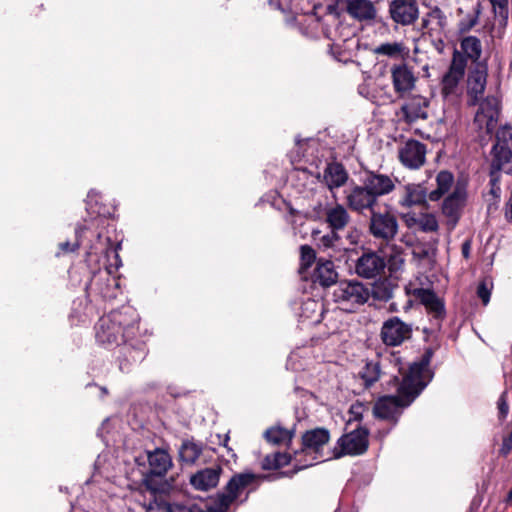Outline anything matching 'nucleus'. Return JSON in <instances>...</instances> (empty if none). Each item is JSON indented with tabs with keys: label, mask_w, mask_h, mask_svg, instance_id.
<instances>
[{
	"label": "nucleus",
	"mask_w": 512,
	"mask_h": 512,
	"mask_svg": "<svg viewBox=\"0 0 512 512\" xmlns=\"http://www.w3.org/2000/svg\"><path fill=\"white\" fill-rule=\"evenodd\" d=\"M426 153V145L415 139L407 140L398 148L399 161L411 170H417L425 164Z\"/></svg>",
	"instance_id": "12"
},
{
	"label": "nucleus",
	"mask_w": 512,
	"mask_h": 512,
	"mask_svg": "<svg viewBox=\"0 0 512 512\" xmlns=\"http://www.w3.org/2000/svg\"><path fill=\"white\" fill-rule=\"evenodd\" d=\"M399 224L396 215L389 209L372 211L369 220V232L374 239L389 244L398 234Z\"/></svg>",
	"instance_id": "6"
},
{
	"label": "nucleus",
	"mask_w": 512,
	"mask_h": 512,
	"mask_svg": "<svg viewBox=\"0 0 512 512\" xmlns=\"http://www.w3.org/2000/svg\"><path fill=\"white\" fill-rule=\"evenodd\" d=\"M512 450V429L508 436L503 438L502 446L499 453L502 456H507Z\"/></svg>",
	"instance_id": "48"
},
{
	"label": "nucleus",
	"mask_w": 512,
	"mask_h": 512,
	"mask_svg": "<svg viewBox=\"0 0 512 512\" xmlns=\"http://www.w3.org/2000/svg\"><path fill=\"white\" fill-rule=\"evenodd\" d=\"M330 440V432L326 428L318 427L311 430H307L302 435V447L300 451H296V455L311 456L312 461L307 462L299 460L300 465L296 466L293 473L307 468L313 465V461H320L319 459L323 456L322 450Z\"/></svg>",
	"instance_id": "5"
},
{
	"label": "nucleus",
	"mask_w": 512,
	"mask_h": 512,
	"mask_svg": "<svg viewBox=\"0 0 512 512\" xmlns=\"http://www.w3.org/2000/svg\"><path fill=\"white\" fill-rule=\"evenodd\" d=\"M467 193L463 186L456 185L442 203V213L449 219L448 222L455 226L466 202Z\"/></svg>",
	"instance_id": "18"
},
{
	"label": "nucleus",
	"mask_w": 512,
	"mask_h": 512,
	"mask_svg": "<svg viewBox=\"0 0 512 512\" xmlns=\"http://www.w3.org/2000/svg\"><path fill=\"white\" fill-rule=\"evenodd\" d=\"M418 228L423 232H436L439 225L433 214L424 213L418 217Z\"/></svg>",
	"instance_id": "42"
},
{
	"label": "nucleus",
	"mask_w": 512,
	"mask_h": 512,
	"mask_svg": "<svg viewBox=\"0 0 512 512\" xmlns=\"http://www.w3.org/2000/svg\"><path fill=\"white\" fill-rule=\"evenodd\" d=\"M169 512H216L214 505L179 504L175 503L169 507Z\"/></svg>",
	"instance_id": "38"
},
{
	"label": "nucleus",
	"mask_w": 512,
	"mask_h": 512,
	"mask_svg": "<svg viewBox=\"0 0 512 512\" xmlns=\"http://www.w3.org/2000/svg\"><path fill=\"white\" fill-rule=\"evenodd\" d=\"M326 221L333 231L342 230L350 221V215L343 205L337 204L327 210Z\"/></svg>",
	"instance_id": "30"
},
{
	"label": "nucleus",
	"mask_w": 512,
	"mask_h": 512,
	"mask_svg": "<svg viewBox=\"0 0 512 512\" xmlns=\"http://www.w3.org/2000/svg\"><path fill=\"white\" fill-rule=\"evenodd\" d=\"M429 193L422 184H408L405 187V196L402 200V205L411 207L415 205H425Z\"/></svg>",
	"instance_id": "28"
},
{
	"label": "nucleus",
	"mask_w": 512,
	"mask_h": 512,
	"mask_svg": "<svg viewBox=\"0 0 512 512\" xmlns=\"http://www.w3.org/2000/svg\"><path fill=\"white\" fill-rule=\"evenodd\" d=\"M433 350H425L419 362H413L407 369L399 368L401 380L393 377L397 395L380 397L374 404L373 414L376 418L396 423L405 407H408L427 385L424 373L431 361Z\"/></svg>",
	"instance_id": "1"
},
{
	"label": "nucleus",
	"mask_w": 512,
	"mask_h": 512,
	"mask_svg": "<svg viewBox=\"0 0 512 512\" xmlns=\"http://www.w3.org/2000/svg\"><path fill=\"white\" fill-rule=\"evenodd\" d=\"M497 408H498V418L500 420H503L507 417L509 412V405L507 402V393L503 392L498 401H497Z\"/></svg>",
	"instance_id": "45"
},
{
	"label": "nucleus",
	"mask_w": 512,
	"mask_h": 512,
	"mask_svg": "<svg viewBox=\"0 0 512 512\" xmlns=\"http://www.w3.org/2000/svg\"><path fill=\"white\" fill-rule=\"evenodd\" d=\"M504 170H505V168H495L494 165L490 164V172H489L490 185H491L490 193L494 197H500V194H501V188L499 185L500 172L504 171Z\"/></svg>",
	"instance_id": "43"
},
{
	"label": "nucleus",
	"mask_w": 512,
	"mask_h": 512,
	"mask_svg": "<svg viewBox=\"0 0 512 512\" xmlns=\"http://www.w3.org/2000/svg\"><path fill=\"white\" fill-rule=\"evenodd\" d=\"M101 390H102V392H103L104 394H107V392H108V391H107V389H106L105 387H103Z\"/></svg>",
	"instance_id": "55"
},
{
	"label": "nucleus",
	"mask_w": 512,
	"mask_h": 512,
	"mask_svg": "<svg viewBox=\"0 0 512 512\" xmlns=\"http://www.w3.org/2000/svg\"><path fill=\"white\" fill-rule=\"evenodd\" d=\"M477 295L482 300L484 305H487L490 301L491 291L487 287L485 282H481L477 287Z\"/></svg>",
	"instance_id": "47"
},
{
	"label": "nucleus",
	"mask_w": 512,
	"mask_h": 512,
	"mask_svg": "<svg viewBox=\"0 0 512 512\" xmlns=\"http://www.w3.org/2000/svg\"><path fill=\"white\" fill-rule=\"evenodd\" d=\"M222 472L220 465L200 469L190 476L189 482L195 490L208 491L218 485Z\"/></svg>",
	"instance_id": "20"
},
{
	"label": "nucleus",
	"mask_w": 512,
	"mask_h": 512,
	"mask_svg": "<svg viewBox=\"0 0 512 512\" xmlns=\"http://www.w3.org/2000/svg\"><path fill=\"white\" fill-rule=\"evenodd\" d=\"M228 440H229V437H228V436H226V439H225V442H224V445H225V446H226V443H227V441H228Z\"/></svg>",
	"instance_id": "57"
},
{
	"label": "nucleus",
	"mask_w": 512,
	"mask_h": 512,
	"mask_svg": "<svg viewBox=\"0 0 512 512\" xmlns=\"http://www.w3.org/2000/svg\"><path fill=\"white\" fill-rule=\"evenodd\" d=\"M346 204L352 210L360 214L365 211H375V206L378 201L373 196V193L364 186L361 182L360 185L354 184L346 191Z\"/></svg>",
	"instance_id": "13"
},
{
	"label": "nucleus",
	"mask_w": 512,
	"mask_h": 512,
	"mask_svg": "<svg viewBox=\"0 0 512 512\" xmlns=\"http://www.w3.org/2000/svg\"><path fill=\"white\" fill-rule=\"evenodd\" d=\"M368 435L366 428H357L341 436L334 447L333 455L340 458L344 455H361L368 449Z\"/></svg>",
	"instance_id": "8"
},
{
	"label": "nucleus",
	"mask_w": 512,
	"mask_h": 512,
	"mask_svg": "<svg viewBox=\"0 0 512 512\" xmlns=\"http://www.w3.org/2000/svg\"><path fill=\"white\" fill-rule=\"evenodd\" d=\"M370 297L369 289L357 280L340 281L333 291L335 302L351 306L363 305Z\"/></svg>",
	"instance_id": "9"
},
{
	"label": "nucleus",
	"mask_w": 512,
	"mask_h": 512,
	"mask_svg": "<svg viewBox=\"0 0 512 512\" xmlns=\"http://www.w3.org/2000/svg\"><path fill=\"white\" fill-rule=\"evenodd\" d=\"M345 11L357 21H370L376 17L377 10L371 0H345Z\"/></svg>",
	"instance_id": "22"
},
{
	"label": "nucleus",
	"mask_w": 512,
	"mask_h": 512,
	"mask_svg": "<svg viewBox=\"0 0 512 512\" xmlns=\"http://www.w3.org/2000/svg\"><path fill=\"white\" fill-rule=\"evenodd\" d=\"M385 259L375 251L364 252L355 262V273L364 279H373L385 269Z\"/></svg>",
	"instance_id": "15"
},
{
	"label": "nucleus",
	"mask_w": 512,
	"mask_h": 512,
	"mask_svg": "<svg viewBox=\"0 0 512 512\" xmlns=\"http://www.w3.org/2000/svg\"><path fill=\"white\" fill-rule=\"evenodd\" d=\"M380 364L377 361H368L359 372L360 378L363 380L365 388L371 387L380 378Z\"/></svg>",
	"instance_id": "34"
},
{
	"label": "nucleus",
	"mask_w": 512,
	"mask_h": 512,
	"mask_svg": "<svg viewBox=\"0 0 512 512\" xmlns=\"http://www.w3.org/2000/svg\"><path fill=\"white\" fill-rule=\"evenodd\" d=\"M257 478V475L251 472L234 474L225 485L223 492L219 493L213 502L216 512H226L245 489L256 482Z\"/></svg>",
	"instance_id": "4"
},
{
	"label": "nucleus",
	"mask_w": 512,
	"mask_h": 512,
	"mask_svg": "<svg viewBox=\"0 0 512 512\" xmlns=\"http://www.w3.org/2000/svg\"><path fill=\"white\" fill-rule=\"evenodd\" d=\"M412 325L399 317L393 316L385 320L380 329V339L386 346H400L412 337Z\"/></svg>",
	"instance_id": "10"
},
{
	"label": "nucleus",
	"mask_w": 512,
	"mask_h": 512,
	"mask_svg": "<svg viewBox=\"0 0 512 512\" xmlns=\"http://www.w3.org/2000/svg\"><path fill=\"white\" fill-rule=\"evenodd\" d=\"M413 295L425 306L428 313L431 314L436 321V324L440 325L441 321L446 316L444 301L430 289L416 288L413 291Z\"/></svg>",
	"instance_id": "17"
},
{
	"label": "nucleus",
	"mask_w": 512,
	"mask_h": 512,
	"mask_svg": "<svg viewBox=\"0 0 512 512\" xmlns=\"http://www.w3.org/2000/svg\"><path fill=\"white\" fill-rule=\"evenodd\" d=\"M261 467L263 470H276L277 464L274 458V454H269L265 456L261 463Z\"/></svg>",
	"instance_id": "50"
},
{
	"label": "nucleus",
	"mask_w": 512,
	"mask_h": 512,
	"mask_svg": "<svg viewBox=\"0 0 512 512\" xmlns=\"http://www.w3.org/2000/svg\"><path fill=\"white\" fill-rule=\"evenodd\" d=\"M300 252L301 260L306 266H310L315 261L316 255L312 247L308 245H302L300 247Z\"/></svg>",
	"instance_id": "46"
},
{
	"label": "nucleus",
	"mask_w": 512,
	"mask_h": 512,
	"mask_svg": "<svg viewBox=\"0 0 512 512\" xmlns=\"http://www.w3.org/2000/svg\"><path fill=\"white\" fill-rule=\"evenodd\" d=\"M314 281L323 287H329L337 282L338 274L334 269V264L330 260H319L315 268Z\"/></svg>",
	"instance_id": "26"
},
{
	"label": "nucleus",
	"mask_w": 512,
	"mask_h": 512,
	"mask_svg": "<svg viewBox=\"0 0 512 512\" xmlns=\"http://www.w3.org/2000/svg\"><path fill=\"white\" fill-rule=\"evenodd\" d=\"M481 3L478 1L474 7L472 13L467 14L464 18L459 21L458 29L461 33L470 31L479 21L481 14Z\"/></svg>",
	"instance_id": "37"
},
{
	"label": "nucleus",
	"mask_w": 512,
	"mask_h": 512,
	"mask_svg": "<svg viewBox=\"0 0 512 512\" xmlns=\"http://www.w3.org/2000/svg\"><path fill=\"white\" fill-rule=\"evenodd\" d=\"M389 15L399 25H413L419 18V7L415 0H391Z\"/></svg>",
	"instance_id": "14"
},
{
	"label": "nucleus",
	"mask_w": 512,
	"mask_h": 512,
	"mask_svg": "<svg viewBox=\"0 0 512 512\" xmlns=\"http://www.w3.org/2000/svg\"><path fill=\"white\" fill-rule=\"evenodd\" d=\"M460 51L465 57L466 61L468 59L473 62L478 63L481 53H482V45L481 41L476 36H467L464 37L460 42Z\"/></svg>",
	"instance_id": "32"
},
{
	"label": "nucleus",
	"mask_w": 512,
	"mask_h": 512,
	"mask_svg": "<svg viewBox=\"0 0 512 512\" xmlns=\"http://www.w3.org/2000/svg\"><path fill=\"white\" fill-rule=\"evenodd\" d=\"M320 232H314V240L317 241V245L320 249L326 250L335 247L336 243L340 240L336 231L331 230L328 234L317 237Z\"/></svg>",
	"instance_id": "40"
},
{
	"label": "nucleus",
	"mask_w": 512,
	"mask_h": 512,
	"mask_svg": "<svg viewBox=\"0 0 512 512\" xmlns=\"http://www.w3.org/2000/svg\"><path fill=\"white\" fill-rule=\"evenodd\" d=\"M202 451V443L195 442L192 439H185L178 450L179 460L187 465H193L202 454Z\"/></svg>",
	"instance_id": "27"
},
{
	"label": "nucleus",
	"mask_w": 512,
	"mask_h": 512,
	"mask_svg": "<svg viewBox=\"0 0 512 512\" xmlns=\"http://www.w3.org/2000/svg\"><path fill=\"white\" fill-rule=\"evenodd\" d=\"M335 512H340V510H336Z\"/></svg>",
	"instance_id": "59"
},
{
	"label": "nucleus",
	"mask_w": 512,
	"mask_h": 512,
	"mask_svg": "<svg viewBox=\"0 0 512 512\" xmlns=\"http://www.w3.org/2000/svg\"><path fill=\"white\" fill-rule=\"evenodd\" d=\"M274 458L277 464V469L288 465L291 462V456L287 453L276 452L274 453Z\"/></svg>",
	"instance_id": "49"
},
{
	"label": "nucleus",
	"mask_w": 512,
	"mask_h": 512,
	"mask_svg": "<svg viewBox=\"0 0 512 512\" xmlns=\"http://www.w3.org/2000/svg\"><path fill=\"white\" fill-rule=\"evenodd\" d=\"M295 428L286 429L280 425L272 426L264 432V438L273 445H289L294 438Z\"/></svg>",
	"instance_id": "29"
},
{
	"label": "nucleus",
	"mask_w": 512,
	"mask_h": 512,
	"mask_svg": "<svg viewBox=\"0 0 512 512\" xmlns=\"http://www.w3.org/2000/svg\"><path fill=\"white\" fill-rule=\"evenodd\" d=\"M124 342V346L121 349L123 360L120 362V369H127L132 363L141 362L147 354L145 344L141 341L135 343Z\"/></svg>",
	"instance_id": "24"
},
{
	"label": "nucleus",
	"mask_w": 512,
	"mask_h": 512,
	"mask_svg": "<svg viewBox=\"0 0 512 512\" xmlns=\"http://www.w3.org/2000/svg\"><path fill=\"white\" fill-rule=\"evenodd\" d=\"M148 462L150 473L154 476H164L169 468L172 467V458L169 453L163 449L156 448L148 452Z\"/></svg>",
	"instance_id": "25"
},
{
	"label": "nucleus",
	"mask_w": 512,
	"mask_h": 512,
	"mask_svg": "<svg viewBox=\"0 0 512 512\" xmlns=\"http://www.w3.org/2000/svg\"><path fill=\"white\" fill-rule=\"evenodd\" d=\"M374 296L384 301L391 299L393 296V285L389 281L379 283L374 288Z\"/></svg>",
	"instance_id": "44"
},
{
	"label": "nucleus",
	"mask_w": 512,
	"mask_h": 512,
	"mask_svg": "<svg viewBox=\"0 0 512 512\" xmlns=\"http://www.w3.org/2000/svg\"><path fill=\"white\" fill-rule=\"evenodd\" d=\"M323 178L328 189L333 191L347 183L349 174L341 163L332 162L324 169Z\"/></svg>",
	"instance_id": "23"
},
{
	"label": "nucleus",
	"mask_w": 512,
	"mask_h": 512,
	"mask_svg": "<svg viewBox=\"0 0 512 512\" xmlns=\"http://www.w3.org/2000/svg\"><path fill=\"white\" fill-rule=\"evenodd\" d=\"M101 237H102V236H101V234L99 233V234L97 235L98 240H100V239H101Z\"/></svg>",
	"instance_id": "58"
},
{
	"label": "nucleus",
	"mask_w": 512,
	"mask_h": 512,
	"mask_svg": "<svg viewBox=\"0 0 512 512\" xmlns=\"http://www.w3.org/2000/svg\"><path fill=\"white\" fill-rule=\"evenodd\" d=\"M412 255L414 259L419 261H432L436 255V242L417 241L412 245Z\"/></svg>",
	"instance_id": "33"
},
{
	"label": "nucleus",
	"mask_w": 512,
	"mask_h": 512,
	"mask_svg": "<svg viewBox=\"0 0 512 512\" xmlns=\"http://www.w3.org/2000/svg\"><path fill=\"white\" fill-rule=\"evenodd\" d=\"M361 182L370 193H373L377 201L380 197L391 193L395 189V184L390 176L372 170L364 172Z\"/></svg>",
	"instance_id": "16"
},
{
	"label": "nucleus",
	"mask_w": 512,
	"mask_h": 512,
	"mask_svg": "<svg viewBox=\"0 0 512 512\" xmlns=\"http://www.w3.org/2000/svg\"><path fill=\"white\" fill-rule=\"evenodd\" d=\"M115 259H116V261L119 260V255L116 252H115Z\"/></svg>",
	"instance_id": "56"
},
{
	"label": "nucleus",
	"mask_w": 512,
	"mask_h": 512,
	"mask_svg": "<svg viewBox=\"0 0 512 512\" xmlns=\"http://www.w3.org/2000/svg\"><path fill=\"white\" fill-rule=\"evenodd\" d=\"M94 253H96V252L94 251V247H93V246H91V247L89 248V250L86 252V256H87V257H90V256H91L92 254H94Z\"/></svg>",
	"instance_id": "54"
},
{
	"label": "nucleus",
	"mask_w": 512,
	"mask_h": 512,
	"mask_svg": "<svg viewBox=\"0 0 512 512\" xmlns=\"http://www.w3.org/2000/svg\"><path fill=\"white\" fill-rule=\"evenodd\" d=\"M454 176L450 171L442 170L436 176V189L429 193L430 201L440 200L453 186Z\"/></svg>",
	"instance_id": "31"
},
{
	"label": "nucleus",
	"mask_w": 512,
	"mask_h": 512,
	"mask_svg": "<svg viewBox=\"0 0 512 512\" xmlns=\"http://www.w3.org/2000/svg\"><path fill=\"white\" fill-rule=\"evenodd\" d=\"M429 100L423 96L415 95L410 97L402 106L401 112L407 123H413L418 119L428 118Z\"/></svg>",
	"instance_id": "21"
},
{
	"label": "nucleus",
	"mask_w": 512,
	"mask_h": 512,
	"mask_svg": "<svg viewBox=\"0 0 512 512\" xmlns=\"http://www.w3.org/2000/svg\"><path fill=\"white\" fill-rule=\"evenodd\" d=\"M404 220H405L407 227H409V228H412L414 226L418 227V217H416L415 215L407 214L404 216Z\"/></svg>",
	"instance_id": "51"
},
{
	"label": "nucleus",
	"mask_w": 512,
	"mask_h": 512,
	"mask_svg": "<svg viewBox=\"0 0 512 512\" xmlns=\"http://www.w3.org/2000/svg\"><path fill=\"white\" fill-rule=\"evenodd\" d=\"M85 230V227L84 226H77L76 229H75V237H76V240L71 243L69 241H65V242H61L59 243L58 247H59V250L60 252H57L56 253V256H60V254H68V253H73L75 251H77L81 245V235L83 233V231Z\"/></svg>",
	"instance_id": "39"
},
{
	"label": "nucleus",
	"mask_w": 512,
	"mask_h": 512,
	"mask_svg": "<svg viewBox=\"0 0 512 512\" xmlns=\"http://www.w3.org/2000/svg\"><path fill=\"white\" fill-rule=\"evenodd\" d=\"M405 46L403 43L392 42L383 43L374 49V53L377 55H384L391 58L402 56L405 53Z\"/></svg>",
	"instance_id": "36"
},
{
	"label": "nucleus",
	"mask_w": 512,
	"mask_h": 512,
	"mask_svg": "<svg viewBox=\"0 0 512 512\" xmlns=\"http://www.w3.org/2000/svg\"><path fill=\"white\" fill-rule=\"evenodd\" d=\"M467 67L466 57L457 49L454 50L447 72L442 78V94L445 97L455 95L458 85L464 78Z\"/></svg>",
	"instance_id": "11"
},
{
	"label": "nucleus",
	"mask_w": 512,
	"mask_h": 512,
	"mask_svg": "<svg viewBox=\"0 0 512 512\" xmlns=\"http://www.w3.org/2000/svg\"><path fill=\"white\" fill-rule=\"evenodd\" d=\"M490 2L495 17L500 24L506 25L509 16L508 0H490Z\"/></svg>",
	"instance_id": "41"
},
{
	"label": "nucleus",
	"mask_w": 512,
	"mask_h": 512,
	"mask_svg": "<svg viewBox=\"0 0 512 512\" xmlns=\"http://www.w3.org/2000/svg\"><path fill=\"white\" fill-rule=\"evenodd\" d=\"M469 253H470V242L469 241H465L462 244V255L465 258H468L469 257Z\"/></svg>",
	"instance_id": "52"
},
{
	"label": "nucleus",
	"mask_w": 512,
	"mask_h": 512,
	"mask_svg": "<svg viewBox=\"0 0 512 512\" xmlns=\"http://www.w3.org/2000/svg\"><path fill=\"white\" fill-rule=\"evenodd\" d=\"M422 28L428 29L431 31V23L429 22V12L426 14V16L422 19Z\"/></svg>",
	"instance_id": "53"
},
{
	"label": "nucleus",
	"mask_w": 512,
	"mask_h": 512,
	"mask_svg": "<svg viewBox=\"0 0 512 512\" xmlns=\"http://www.w3.org/2000/svg\"><path fill=\"white\" fill-rule=\"evenodd\" d=\"M487 83V66L483 63H476L469 72L467 78L468 104L479 108L474 117V125L480 133L492 134L495 130L500 114V101L495 96H488L482 99Z\"/></svg>",
	"instance_id": "2"
},
{
	"label": "nucleus",
	"mask_w": 512,
	"mask_h": 512,
	"mask_svg": "<svg viewBox=\"0 0 512 512\" xmlns=\"http://www.w3.org/2000/svg\"><path fill=\"white\" fill-rule=\"evenodd\" d=\"M429 22L431 23V31L436 33L445 32L448 26L447 16L438 6L429 11Z\"/></svg>",
	"instance_id": "35"
},
{
	"label": "nucleus",
	"mask_w": 512,
	"mask_h": 512,
	"mask_svg": "<svg viewBox=\"0 0 512 512\" xmlns=\"http://www.w3.org/2000/svg\"><path fill=\"white\" fill-rule=\"evenodd\" d=\"M139 315L130 306H123L102 316L95 326L98 343L108 347L133 340L138 331Z\"/></svg>",
	"instance_id": "3"
},
{
	"label": "nucleus",
	"mask_w": 512,
	"mask_h": 512,
	"mask_svg": "<svg viewBox=\"0 0 512 512\" xmlns=\"http://www.w3.org/2000/svg\"><path fill=\"white\" fill-rule=\"evenodd\" d=\"M391 79L395 92L400 96L412 91L416 83L412 68L407 64L394 65L391 68Z\"/></svg>",
	"instance_id": "19"
},
{
	"label": "nucleus",
	"mask_w": 512,
	"mask_h": 512,
	"mask_svg": "<svg viewBox=\"0 0 512 512\" xmlns=\"http://www.w3.org/2000/svg\"><path fill=\"white\" fill-rule=\"evenodd\" d=\"M489 163L495 168H506L512 162V127L503 126L496 131L495 143L490 154Z\"/></svg>",
	"instance_id": "7"
}]
</instances>
